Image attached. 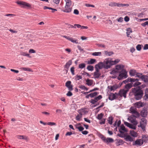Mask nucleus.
Segmentation results:
<instances>
[{"instance_id": "obj_12", "label": "nucleus", "mask_w": 148, "mask_h": 148, "mask_svg": "<svg viewBox=\"0 0 148 148\" xmlns=\"http://www.w3.org/2000/svg\"><path fill=\"white\" fill-rule=\"evenodd\" d=\"M62 37L66 38L67 40L71 41V42L73 43H75L76 44H77L78 43V40L76 39H74L72 37H70L69 36H62Z\"/></svg>"}, {"instance_id": "obj_18", "label": "nucleus", "mask_w": 148, "mask_h": 148, "mask_svg": "<svg viewBox=\"0 0 148 148\" xmlns=\"http://www.w3.org/2000/svg\"><path fill=\"white\" fill-rule=\"evenodd\" d=\"M71 81H68L66 82L65 84L66 86L68 88L70 91H71L73 90V86L72 85H71Z\"/></svg>"}, {"instance_id": "obj_20", "label": "nucleus", "mask_w": 148, "mask_h": 148, "mask_svg": "<svg viewBox=\"0 0 148 148\" xmlns=\"http://www.w3.org/2000/svg\"><path fill=\"white\" fill-rule=\"evenodd\" d=\"M125 66L122 64H118L116 66V69L118 70H121L123 71L125 69H124Z\"/></svg>"}, {"instance_id": "obj_41", "label": "nucleus", "mask_w": 148, "mask_h": 148, "mask_svg": "<svg viewBox=\"0 0 148 148\" xmlns=\"http://www.w3.org/2000/svg\"><path fill=\"white\" fill-rule=\"evenodd\" d=\"M96 62L95 59H91L88 62V64H92L95 63Z\"/></svg>"}, {"instance_id": "obj_39", "label": "nucleus", "mask_w": 148, "mask_h": 148, "mask_svg": "<svg viewBox=\"0 0 148 148\" xmlns=\"http://www.w3.org/2000/svg\"><path fill=\"white\" fill-rule=\"evenodd\" d=\"M21 70H24V71H28L32 72L33 71L29 68L22 67L20 68Z\"/></svg>"}, {"instance_id": "obj_59", "label": "nucleus", "mask_w": 148, "mask_h": 148, "mask_svg": "<svg viewBox=\"0 0 148 148\" xmlns=\"http://www.w3.org/2000/svg\"><path fill=\"white\" fill-rule=\"evenodd\" d=\"M136 76L140 78L141 79V77L143 76L142 74L140 73H136Z\"/></svg>"}, {"instance_id": "obj_7", "label": "nucleus", "mask_w": 148, "mask_h": 148, "mask_svg": "<svg viewBox=\"0 0 148 148\" xmlns=\"http://www.w3.org/2000/svg\"><path fill=\"white\" fill-rule=\"evenodd\" d=\"M121 73L118 77V79L119 80H121L123 78H126L127 77V72L125 70L123 71H121Z\"/></svg>"}, {"instance_id": "obj_63", "label": "nucleus", "mask_w": 148, "mask_h": 148, "mask_svg": "<svg viewBox=\"0 0 148 148\" xmlns=\"http://www.w3.org/2000/svg\"><path fill=\"white\" fill-rule=\"evenodd\" d=\"M148 25V21H146L144 23H142L141 25L143 27H145L146 25Z\"/></svg>"}, {"instance_id": "obj_10", "label": "nucleus", "mask_w": 148, "mask_h": 148, "mask_svg": "<svg viewBox=\"0 0 148 148\" xmlns=\"http://www.w3.org/2000/svg\"><path fill=\"white\" fill-rule=\"evenodd\" d=\"M130 111L132 114L136 115V116H139L140 114L137 110L134 107L132 106L130 109Z\"/></svg>"}, {"instance_id": "obj_62", "label": "nucleus", "mask_w": 148, "mask_h": 148, "mask_svg": "<svg viewBox=\"0 0 148 148\" xmlns=\"http://www.w3.org/2000/svg\"><path fill=\"white\" fill-rule=\"evenodd\" d=\"M29 52L30 53H36V51L34 50L31 49L29 50Z\"/></svg>"}, {"instance_id": "obj_49", "label": "nucleus", "mask_w": 148, "mask_h": 148, "mask_svg": "<svg viewBox=\"0 0 148 148\" xmlns=\"http://www.w3.org/2000/svg\"><path fill=\"white\" fill-rule=\"evenodd\" d=\"M103 115V114L102 113H101L100 114H98L97 115V118L99 120H100L101 119H102V118Z\"/></svg>"}, {"instance_id": "obj_37", "label": "nucleus", "mask_w": 148, "mask_h": 148, "mask_svg": "<svg viewBox=\"0 0 148 148\" xmlns=\"http://www.w3.org/2000/svg\"><path fill=\"white\" fill-rule=\"evenodd\" d=\"M114 140L113 139L111 138H107L106 141V143H112L113 142Z\"/></svg>"}, {"instance_id": "obj_33", "label": "nucleus", "mask_w": 148, "mask_h": 148, "mask_svg": "<svg viewBox=\"0 0 148 148\" xmlns=\"http://www.w3.org/2000/svg\"><path fill=\"white\" fill-rule=\"evenodd\" d=\"M141 79L145 82H147L148 81V77L147 75H143Z\"/></svg>"}, {"instance_id": "obj_47", "label": "nucleus", "mask_w": 148, "mask_h": 148, "mask_svg": "<svg viewBox=\"0 0 148 148\" xmlns=\"http://www.w3.org/2000/svg\"><path fill=\"white\" fill-rule=\"evenodd\" d=\"M113 119V117L112 116H110L108 118V123L110 124L111 125L112 124Z\"/></svg>"}, {"instance_id": "obj_21", "label": "nucleus", "mask_w": 148, "mask_h": 148, "mask_svg": "<svg viewBox=\"0 0 148 148\" xmlns=\"http://www.w3.org/2000/svg\"><path fill=\"white\" fill-rule=\"evenodd\" d=\"M147 111L146 108H144L141 112V115L143 117H146L147 114Z\"/></svg>"}, {"instance_id": "obj_58", "label": "nucleus", "mask_w": 148, "mask_h": 148, "mask_svg": "<svg viewBox=\"0 0 148 148\" xmlns=\"http://www.w3.org/2000/svg\"><path fill=\"white\" fill-rule=\"evenodd\" d=\"M136 48L138 51H140L141 49V45H138L136 47Z\"/></svg>"}, {"instance_id": "obj_45", "label": "nucleus", "mask_w": 148, "mask_h": 148, "mask_svg": "<svg viewBox=\"0 0 148 148\" xmlns=\"http://www.w3.org/2000/svg\"><path fill=\"white\" fill-rule=\"evenodd\" d=\"M98 94V93L95 92L93 93H92L90 94V97L91 98L93 97L97 96Z\"/></svg>"}, {"instance_id": "obj_15", "label": "nucleus", "mask_w": 148, "mask_h": 148, "mask_svg": "<svg viewBox=\"0 0 148 148\" xmlns=\"http://www.w3.org/2000/svg\"><path fill=\"white\" fill-rule=\"evenodd\" d=\"M72 11V7H69L65 5L64 9L62 11L66 13H69L71 12Z\"/></svg>"}, {"instance_id": "obj_42", "label": "nucleus", "mask_w": 148, "mask_h": 148, "mask_svg": "<svg viewBox=\"0 0 148 148\" xmlns=\"http://www.w3.org/2000/svg\"><path fill=\"white\" fill-rule=\"evenodd\" d=\"M127 37H129L131 33H132V30L130 28H128L127 29Z\"/></svg>"}, {"instance_id": "obj_38", "label": "nucleus", "mask_w": 148, "mask_h": 148, "mask_svg": "<svg viewBox=\"0 0 148 148\" xmlns=\"http://www.w3.org/2000/svg\"><path fill=\"white\" fill-rule=\"evenodd\" d=\"M118 3L115 2H111L109 3V5L111 7H114V6H118Z\"/></svg>"}, {"instance_id": "obj_54", "label": "nucleus", "mask_w": 148, "mask_h": 148, "mask_svg": "<svg viewBox=\"0 0 148 148\" xmlns=\"http://www.w3.org/2000/svg\"><path fill=\"white\" fill-rule=\"evenodd\" d=\"M85 67V64L84 63H82L79 65V67L80 69H82Z\"/></svg>"}, {"instance_id": "obj_3", "label": "nucleus", "mask_w": 148, "mask_h": 148, "mask_svg": "<svg viewBox=\"0 0 148 148\" xmlns=\"http://www.w3.org/2000/svg\"><path fill=\"white\" fill-rule=\"evenodd\" d=\"M104 64V68L108 69L112 66L111 60L110 58H106L103 61Z\"/></svg>"}, {"instance_id": "obj_44", "label": "nucleus", "mask_w": 148, "mask_h": 148, "mask_svg": "<svg viewBox=\"0 0 148 148\" xmlns=\"http://www.w3.org/2000/svg\"><path fill=\"white\" fill-rule=\"evenodd\" d=\"M79 125H80V124L79 123L76 126V128H77L79 131H82L84 129V127L81 126H78Z\"/></svg>"}, {"instance_id": "obj_48", "label": "nucleus", "mask_w": 148, "mask_h": 148, "mask_svg": "<svg viewBox=\"0 0 148 148\" xmlns=\"http://www.w3.org/2000/svg\"><path fill=\"white\" fill-rule=\"evenodd\" d=\"M101 52H95L92 53V55L93 56H101Z\"/></svg>"}, {"instance_id": "obj_27", "label": "nucleus", "mask_w": 148, "mask_h": 148, "mask_svg": "<svg viewBox=\"0 0 148 148\" xmlns=\"http://www.w3.org/2000/svg\"><path fill=\"white\" fill-rule=\"evenodd\" d=\"M40 122L41 124H42L44 125H46L47 124L49 125H56V123L54 122H48L47 123H46L44 122L41 121H40Z\"/></svg>"}, {"instance_id": "obj_28", "label": "nucleus", "mask_w": 148, "mask_h": 148, "mask_svg": "<svg viewBox=\"0 0 148 148\" xmlns=\"http://www.w3.org/2000/svg\"><path fill=\"white\" fill-rule=\"evenodd\" d=\"M72 64V61L71 60H69L64 65V68L68 69L70 66Z\"/></svg>"}, {"instance_id": "obj_64", "label": "nucleus", "mask_w": 148, "mask_h": 148, "mask_svg": "<svg viewBox=\"0 0 148 148\" xmlns=\"http://www.w3.org/2000/svg\"><path fill=\"white\" fill-rule=\"evenodd\" d=\"M77 47L79 49V50H80V51H84L83 49L79 45H77Z\"/></svg>"}, {"instance_id": "obj_29", "label": "nucleus", "mask_w": 148, "mask_h": 148, "mask_svg": "<svg viewBox=\"0 0 148 148\" xmlns=\"http://www.w3.org/2000/svg\"><path fill=\"white\" fill-rule=\"evenodd\" d=\"M142 140L143 142L145 143L147 142L148 141V136L147 135H143L142 136Z\"/></svg>"}, {"instance_id": "obj_35", "label": "nucleus", "mask_w": 148, "mask_h": 148, "mask_svg": "<svg viewBox=\"0 0 148 148\" xmlns=\"http://www.w3.org/2000/svg\"><path fill=\"white\" fill-rule=\"evenodd\" d=\"M65 1L66 2L65 5L69 7H72V1L71 0H65Z\"/></svg>"}, {"instance_id": "obj_22", "label": "nucleus", "mask_w": 148, "mask_h": 148, "mask_svg": "<svg viewBox=\"0 0 148 148\" xmlns=\"http://www.w3.org/2000/svg\"><path fill=\"white\" fill-rule=\"evenodd\" d=\"M135 106L138 108H140L143 106V103L141 101L137 102L134 103Z\"/></svg>"}, {"instance_id": "obj_57", "label": "nucleus", "mask_w": 148, "mask_h": 148, "mask_svg": "<svg viewBox=\"0 0 148 148\" xmlns=\"http://www.w3.org/2000/svg\"><path fill=\"white\" fill-rule=\"evenodd\" d=\"M129 127L130 128H132L134 130H135L136 128V126L135 125H132L131 124Z\"/></svg>"}, {"instance_id": "obj_4", "label": "nucleus", "mask_w": 148, "mask_h": 148, "mask_svg": "<svg viewBox=\"0 0 148 148\" xmlns=\"http://www.w3.org/2000/svg\"><path fill=\"white\" fill-rule=\"evenodd\" d=\"M128 92V90H125L124 89H120L118 93H117L118 97L119 96L120 97H123L125 98L126 97V95Z\"/></svg>"}, {"instance_id": "obj_46", "label": "nucleus", "mask_w": 148, "mask_h": 148, "mask_svg": "<svg viewBox=\"0 0 148 148\" xmlns=\"http://www.w3.org/2000/svg\"><path fill=\"white\" fill-rule=\"evenodd\" d=\"M104 52L105 55L108 56H110L111 55L113 54L114 53L112 51H105Z\"/></svg>"}, {"instance_id": "obj_25", "label": "nucleus", "mask_w": 148, "mask_h": 148, "mask_svg": "<svg viewBox=\"0 0 148 148\" xmlns=\"http://www.w3.org/2000/svg\"><path fill=\"white\" fill-rule=\"evenodd\" d=\"M86 84L87 85L90 86L93 84V81L92 79H87L86 80Z\"/></svg>"}, {"instance_id": "obj_1", "label": "nucleus", "mask_w": 148, "mask_h": 148, "mask_svg": "<svg viewBox=\"0 0 148 148\" xmlns=\"http://www.w3.org/2000/svg\"><path fill=\"white\" fill-rule=\"evenodd\" d=\"M132 92L134 96L135 99L136 100H140L143 96V91L139 88H132Z\"/></svg>"}, {"instance_id": "obj_9", "label": "nucleus", "mask_w": 148, "mask_h": 148, "mask_svg": "<svg viewBox=\"0 0 148 148\" xmlns=\"http://www.w3.org/2000/svg\"><path fill=\"white\" fill-rule=\"evenodd\" d=\"M119 98L117 93L115 92L114 93H111L109 95V99L111 100H113L114 99L118 98Z\"/></svg>"}, {"instance_id": "obj_31", "label": "nucleus", "mask_w": 148, "mask_h": 148, "mask_svg": "<svg viewBox=\"0 0 148 148\" xmlns=\"http://www.w3.org/2000/svg\"><path fill=\"white\" fill-rule=\"evenodd\" d=\"M116 145L117 146L122 145L123 144V141L121 139H118L115 143Z\"/></svg>"}, {"instance_id": "obj_2", "label": "nucleus", "mask_w": 148, "mask_h": 148, "mask_svg": "<svg viewBox=\"0 0 148 148\" xmlns=\"http://www.w3.org/2000/svg\"><path fill=\"white\" fill-rule=\"evenodd\" d=\"M130 82H132L133 86L134 87H136L141 84V83L138 82V79H137L129 77L123 81V82L125 83Z\"/></svg>"}, {"instance_id": "obj_56", "label": "nucleus", "mask_w": 148, "mask_h": 148, "mask_svg": "<svg viewBox=\"0 0 148 148\" xmlns=\"http://www.w3.org/2000/svg\"><path fill=\"white\" fill-rule=\"evenodd\" d=\"M75 68L73 66L70 69L71 71L72 75H75L74 73Z\"/></svg>"}, {"instance_id": "obj_5", "label": "nucleus", "mask_w": 148, "mask_h": 148, "mask_svg": "<svg viewBox=\"0 0 148 148\" xmlns=\"http://www.w3.org/2000/svg\"><path fill=\"white\" fill-rule=\"evenodd\" d=\"M147 124V120L144 118L142 119L140 122V127L143 131L145 130V127Z\"/></svg>"}, {"instance_id": "obj_13", "label": "nucleus", "mask_w": 148, "mask_h": 148, "mask_svg": "<svg viewBox=\"0 0 148 148\" xmlns=\"http://www.w3.org/2000/svg\"><path fill=\"white\" fill-rule=\"evenodd\" d=\"M123 137L126 141L132 142L134 140V138H133L129 135L125 134Z\"/></svg>"}, {"instance_id": "obj_16", "label": "nucleus", "mask_w": 148, "mask_h": 148, "mask_svg": "<svg viewBox=\"0 0 148 148\" xmlns=\"http://www.w3.org/2000/svg\"><path fill=\"white\" fill-rule=\"evenodd\" d=\"M95 69H101L103 68H104V64L103 62H100L98 64L96 65L95 66Z\"/></svg>"}, {"instance_id": "obj_8", "label": "nucleus", "mask_w": 148, "mask_h": 148, "mask_svg": "<svg viewBox=\"0 0 148 148\" xmlns=\"http://www.w3.org/2000/svg\"><path fill=\"white\" fill-rule=\"evenodd\" d=\"M139 116H136V115L132 114L130 116L128 119L132 123H134V124L136 125L137 124V122L136 121V118H138Z\"/></svg>"}, {"instance_id": "obj_30", "label": "nucleus", "mask_w": 148, "mask_h": 148, "mask_svg": "<svg viewBox=\"0 0 148 148\" xmlns=\"http://www.w3.org/2000/svg\"><path fill=\"white\" fill-rule=\"evenodd\" d=\"M143 99L145 100H148V89L146 88L145 90V95L143 97Z\"/></svg>"}, {"instance_id": "obj_26", "label": "nucleus", "mask_w": 148, "mask_h": 148, "mask_svg": "<svg viewBox=\"0 0 148 148\" xmlns=\"http://www.w3.org/2000/svg\"><path fill=\"white\" fill-rule=\"evenodd\" d=\"M108 88L111 91L116 90L118 88V86L117 85L109 86H108Z\"/></svg>"}, {"instance_id": "obj_60", "label": "nucleus", "mask_w": 148, "mask_h": 148, "mask_svg": "<svg viewBox=\"0 0 148 148\" xmlns=\"http://www.w3.org/2000/svg\"><path fill=\"white\" fill-rule=\"evenodd\" d=\"M79 11L77 9H75L74 10L73 13L76 15H78L79 14Z\"/></svg>"}, {"instance_id": "obj_43", "label": "nucleus", "mask_w": 148, "mask_h": 148, "mask_svg": "<svg viewBox=\"0 0 148 148\" xmlns=\"http://www.w3.org/2000/svg\"><path fill=\"white\" fill-rule=\"evenodd\" d=\"M120 61V60L119 59H116L114 61L111 60V63L112 65H115L118 63Z\"/></svg>"}, {"instance_id": "obj_14", "label": "nucleus", "mask_w": 148, "mask_h": 148, "mask_svg": "<svg viewBox=\"0 0 148 148\" xmlns=\"http://www.w3.org/2000/svg\"><path fill=\"white\" fill-rule=\"evenodd\" d=\"M102 98V96L101 95H99L98 97H95L94 99H91L90 102L92 104H94Z\"/></svg>"}, {"instance_id": "obj_51", "label": "nucleus", "mask_w": 148, "mask_h": 148, "mask_svg": "<svg viewBox=\"0 0 148 148\" xmlns=\"http://www.w3.org/2000/svg\"><path fill=\"white\" fill-rule=\"evenodd\" d=\"M129 6V5L128 4H122L119 3H118V7H124V6Z\"/></svg>"}, {"instance_id": "obj_23", "label": "nucleus", "mask_w": 148, "mask_h": 148, "mask_svg": "<svg viewBox=\"0 0 148 148\" xmlns=\"http://www.w3.org/2000/svg\"><path fill=\"white\" fill-rule=\"evenodd\" d=\"M78 112L79 114H81L82 115L86 114L88 112L86 110L85 108H83L79 110Z\"/></svg>"}, {"instance_id": "obj_19", "label": "nucleus", "mask_w": 148, "mask_h": 148, "mask_svg": "<svg viewBox=\"0 0 148 148\" xmlns=\"http://www.w3.org/2000/svg\"><path fill=\"white\" fill-rule=\"evenodd\" d=\"M95 70L93 74L94 77L95 78H98L101 75V74L99 72V69H95Z\"/></svg>"}, {"instance_id": "obj_11", "label": "nucleus", "mask_w": 148, "mask_h": 148, "mask_svg": "<svg viewBox=\"0 0 148 148\" xmlns=\"http://www.w3.org/2000/svg\"><path fill=\"white\" fill-rule=\"evenodd\" d=\"M143 144V140L141 139H137L133 143V145H135L136 146H140Z\"/></svg>"}, {"instance_id": "obj_61", "label": "nucleus", "mask_w": 148, "mask_h": 148, "mask_svg": "<svg viewBox=\"0 0 148 148\" xmlns=\"http://www.w3.org/2000/svg\"><path fill=\"white\" fill-rule=\"evenodd\" d=\"M85 6L88 7H92L94 8L95 7V6L92 5H91L88 3H86L85 4Z\"/></svg>"}, {"instance_id": "obj_6", "label": "nucleus", "mask_w": 148, "mask_h": 148, "mask_svg": "<svg viewBox=\"0 0 148 148\" xmlns=\"http://www.w3.org/2000/svg\"><path fill=\"white\" fill-rule=\"evenodd\" d=\"M16 3L18 5H22L23 6V7H27L29 8H31V4L25 2L18 1L16 2Z\"/></svg>"}, {"instance_id": "obj_53", "label": "nucleus", "mask_w": 148, "mask_h": 148, "mask_svg": "<svg viewBox=\"0 0 148 148\" xmlns=\"http://www.w3.org/2000/svg\"><path fill=\"white\" fill-rule=\"evenodd\" d=\"M21 55L24 56L29 57V54L25 52H21Z\"/></svg>"}, {"instance_id": "obj_50", "label": "nucleus", "mask_w": 148, "mask_h": 148, "mask_svg": "<svg viewBox=\"0 0 148 148\" xmlns=\"http://www.w3.org/2000/svg\"><path fill=\"white\" fill-rule=\"evenodd\" d=\"M82 115L81 114H78L76 117V119L77 121H79L81 120V119L82 118Z\"/></svg>"}, {"instance_id": "obj_36", "label": "nucleus", "mask_w": 148, "mask_h": 148, "mask_svg": "<svg viewBox=\"0 0 148 148\" xmlns=\"http://www.w3.org/2000/svg\"><path fill=\"white\" fill-rule=\"evenodd\" d=\"M130 134L134 138L138 136L137 133L134 131H130Z\"/></svg>"}, {"instance_id": "obj_24", "label": "nucleus", "mask_w": 148, "mask_h": 148, "mask_svg": "<svg viewBox=\"0 0 148 148\" xmlns=\"http://www.w3.org/2000/svg\"><path fill=\"white\" fill-rule=\"evenodd\" d=\"M16 138L19 139H22L26 140H28L29 139L28 137L26 136L21 135H18L16 136Z\"/></svg>"}, {"instance_id": "obj_17", "label": "nucleus", "mask_w": 148, "mask_h": 148, "mask_svg": "<svg viewBox=\"0 0 148 148\" xmlns=\"http://www.w3.org/2000/svg\"><path fill=\"white\" fill-rule=\"evenodd\" d=\"M119 131L121 134H123L124 133L127 132V130L125 128L124 126L123 125H121L119 129Z\"/></svg>"}, {"instance_id": "obj_34", "label": "nucleus", "mask_w": 148, "mask_h": 148, "mask_svg": "<svg viewBox=\"0 0 148 148\" xmlns=\"http://www.w3.org/2000/svg\"><path fill=\"white\" fill-rule=\"evenodd\" d=\"M43 9L44 10H46V9H48L49 10H52V13H54L55 11H57V10L56 9L52 8H51L48 7L46 6H44L43 8Z\"/></svg>"}, {"instance_id": "obj_32", "label": "nucleus", "mask_w": 148, "mask_h": 148, "mask_svg": "<svg viewBox=\"0 0 148 148\" xmlns=\"http://www.w3.org/2000/svg\"><path fill=\"white\" fill-rule=\"evenodd\" d=\"M133 86L132 84V82H131L130 83L127 84L125 86V88L126 89L125 90H128V91L129 89H130Z\"/></svg>"}, {"instance_id": "obj_55", "label": "nucleus", "mask_w": 148, "mask_h": 148, "mask_svg": "<svg viewBox=\"0 0 148 148\" xmlns=\"http://www.w3.org/2000/svg\"><path fill=\"white\" fill-rule=\"evenodd\" d=\"M106 119H101V121L99 122V124L101 125L104 124L105 123Z\"/></svg>"}, {"instance_id": "obj_52", "label": "nucleus", "mask_w": 148, "mask_h": 148, "mask_svg": "<svg viewBox=\"0 0 148 148\" xmlns=\"http://www.w3.org/2000/svg\"><path fill=\"white\" fill-rule=\"evenodd\" d=\"M87 69L89 71H92L94 69V67L93 66L89 65L87 67Z\"/></svg>"}, {"instance_id": "obj_40", "label": "nucleus", "mask_w": 148, "mask_h": 148, "mask_svg": "<svg viewBox=\"0 0 148 148\" xmlns=\"http://www.w3.org/2000/svg\"><path fill=\"white\" fill-rule=\"evenodd\" d=\"M136 73V71L134 70H131L130 71V74L131 76H134Z\"/></svg>"}]
</instances>
